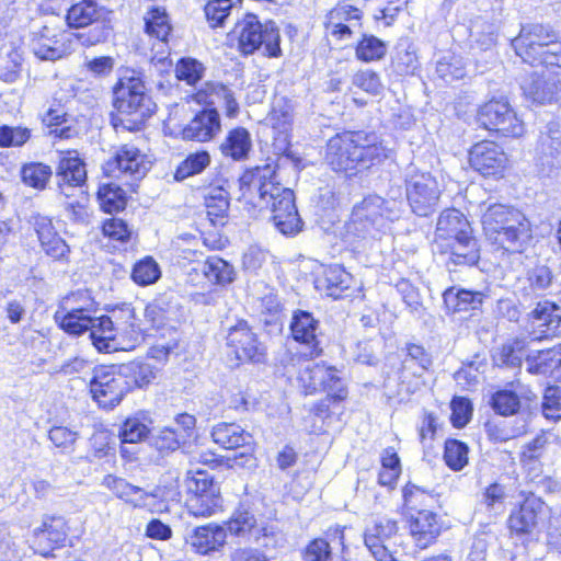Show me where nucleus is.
<instances>
[{
	"instance_id": "58",
	"label": "nucleus",
	"mask_w": 561,
	"mask_h": 561,
	"mask_svg": "<svg viewBox=\"0 0 561 561\" xmlns=\"http://www.w3.org/2000/svg\"><path fill=\"white\" fill-rule=\"evenodd\" d=\"M203 266L207 273V278L213 280L217 287L221 288L234 278L233 267L219 256H208Z\"/></svg>"
},
{
	"instance_id": "64",
	"label": "nucleus",
	"mask_w": 561,
	"mask_h": 561,
	"mask_svg": "<svg viewBox=\"0 0 561 561\" xmlns=\"http://www.w3.org/2000/svg\"><path fill=\"white\" fill-rule=\"evenodd\" d=\"M115 444L111 434L100 432L90 438L88 457L90 460H108L115 458Z\"/></svg>"
},
{
	"instance_id": "14",
	"label": "nucleus",
	"mask_w": 561,
	"mask_h": 561,
	"mask_svg": "<svg viewBox=\"0 0 561 561\" xmlns=\"http://www.w3.org/2000/svg\"><path fill=\"white\" fill-rule=\"evenodd\" d=\"M478 121L485 129L504 137H520L525 131L524 123L503 98L492 99L480 106Z\"/></svg>"
},
{
	"instance_id": "4",
	"label": "nucleus",
	"mask_w": 561,
	"mask_h": 561,
	"mask_svg": "<svg viewBox=\"0 0 561 561\" xmlns=\"http://www.w3.org/2000/svg\"><path fill=\"white\" fill-rule=\"evenodd\" d=\"M481 222L489 241L511 253H523L533 240L531 224L519 209L491 204L482 214Z\"/></svg>"
},
{
	"instance_id": "44",
	"label": "nucleus",
	"mask_w": 561,
	"mask_h": 561,
	"mask_svg": "<svg viewBox=\"0 0 561 561\" xmlns=\"http://www.w3.org/2000/svg\"><path fill=\"white\" fill-rule=\"evenodd\" d=\"M100 209L105 214H117L123 211L128 202L126 192L115 183L99 185L95 193Z\"/></svg>"
},
{
	"instance_id": "50",
	"label": "nucleus",
	"mask_w": 561,
	"mask_h": 561,
	"mask_svg": "<svg viewBox=\"0 0 561 561\" xmlns=\"http://www.w3.org/2000/svg\"><path fill=\"white\" fill-rule=\"evenodd\" d=\"M210 162V154L206 150H197L188 153L175 168L173 179L176 182H182L187 178L201 174L209 167Z\"/></svg>"
},
{
	"instance_id": "62",
	"label": "nucleus",
	"mask_w": 561,
	"mask_h": 561,
	"mask_svg": "<svg viewBox=\"0 0 561 561\" xmlns=\"http://www.w3.org/2000/svg\"><path fill=\"white\" fill-rule=\"evenodd\" d=\"M523 348L524 342L519 339H515L499 347L493 355V360L497 366L519 368L523 363Z\"/></svg>"
},
{
	"instance_id": "51",
	"label": "nucleus",
	"mask_w": 561,
	"mask_h": 561,
	"mask_svg": "<svg viewBox=\"0 0 561 561\" xmlns=\"http://www.w3.org/2000/svg\"><path fill=\"white\" fill-rule=\"evenodd\" d=\"M393 70L400 76L413 75L419 68L416 50L408 41H401L396 46L391 61Z\"/></svg>"
},
{
	"instance_id": "53",
	"label": "nucleus",
	"mask_w": 561,
	"mask_h": 561,
	"mask_svg": "<svg viewBox=\"0 0 561 561\" xmlns=\"http://www.w3.org/2000/svg\"><path fill=\"white\" fill-rule=\"evenodd\" d=\"M54 321L62 332L70 336L78 337L91 329L92 321H95V319L75 313L69 314L67 311L56 309L54 312Z\"/></svg>"
},
{
	"instance_id": "33",
	"label": "nucleus",
	"mask_w": 561,
	"mask_h": 561,
	"mask_svg": "<svg viewBox=\"0 0 561 561\" xmlns=\"http://www.w3.org/2000/svg\"><path fill=\"white\" fill-rule=\"evenodd\" d=\"M355 158L358 160V168L367 169L370 165L380 163L389 157L387 149L375 133H354Z\"/></svg>"
},
{
	"instance_id": "56",
	"label": "nucleus",
	"mask_w": 561,
	"mask_h": 561,
	"mask_svg": "<svg viewBox=\"0 0 561 561\" xmlns=\"http://www.w3.org/2000/svg\"><path fill=\"white\" fill-rule=\"evenodd\" d=\"M211 437L225 449H236L245 443L244 431L234 423H220L213 428Z\"/></svg>"
},
{
	"instance_id": "10",
	"label": "nucleus",
	"mask_w": 561,
	"mask_h": 561,
	"mask_svg": "<svg viewBox=\"0 0 561 561\" xmlns=\"http://www.w3.org/2000/svg\"><path fill=\"white\" fill-rule=\"evenodd\" d=\"M72 528L61 514H44L30 536L28 546L34 554L44 559L55 558V551L72 546Z\"/></svg>"
},
{
	"instance_id": "57",
	"label": "nucleus",
	"mask_w": 561,
	"mask_h": 561,
	"mask_svg": "<svg viewBox=\"0 0 561 561\" xmlns=\"http://www.w3.org/2000/svg\"><path fill=\"white\" fill-rule=\"evenodd\" d=\"M387 54V44L375 35L363 34L355 47L358 60L370 62L382 59Z\"/></svg>"
},
{
	"instance_id": "15",
	"label": "nucleus",
	"mask_w": 561,
	"mask_h": 561,
	"mask_svg": "<svg viewBox=\"0 0 561 561\" xmlns=\"http://www.w3.org/2000/svg\"><path fill=\"white\" fill-rule=\"evenodd\" d=\"M561 325V307L542 300L527 314L526 332L530 342H542L558 336Z\"/></svg>"
},
{
	"instance_id": "59",
	"label": "nucleus",
	"mask_w": 561,
	"mask_h": 561,
	"mask_svg": "<svg viewBox=\"0 0 561 561\" xmlns=\"http://www.w3.org/2000/svg\"><path fill=\"white\" fill-rule=\"evenodd\" d=\"M522 90L527 99L535 103L545 104L553 99V84L548 83L536 73L522 83Z\"/></svg>"
},
{
	"instance_id": "34",
	"label": "nucleus",
	"mask_w": 561,
	"mask_h": 561,
	"mask_svg": "<svg viewBox=\"0 0 561 561\" xmlns=\"http://www.w3.org/2000/svg\"><path fill=\"white\" fill-rule=\"evenodd\" d=\"M100 231L107 244L117 251L138 242V232L125 219L116 216L102 220Z\"/></svg>"
},
{
	"instance_id": "35",
	"label": "nucleus",
	"mask_w": 561,
	"mask_h": 561,
	"mask_svg": "<svg viewBox=\"0 0 561 561\" xmlns=\"http://www.w3.org/2000/svg\"><path fill=\"white\" fill-rule=\"evenodd\" d=\"M442 530L437 515L431 511L421 510L411 518L410 531L415 545L425 549L435 542Z\"/></svg>"
},
{
	"instance_id": "63",
	"label": "nucleus",
	"mask_w": 561,
	"mask_h": 561,
	"mask_svg": "<svg viewBox=\"0 0 561 561\" xmlns=\"http://www.w3.org/2000/svg\"><path fill=\"white\" fill-rule=\"evenodd\" d=\"M227 95V87L221 83L206 82L191 95V99L204 108L216 107Z\"/></svg>"
},
{
	"instance_id": "21",
	"label": "nucleus",
	"mask_w": 561,
	"mask_h": 561,
	"mask_svg": "<svg viewBox=\"0 0 561 561\" xmlns=\"http://www.w3.org/2000/svg\"><path fill=\"white\" fill-rule=\"evenodd\" d=\"M545 502L534 495H527L518 507L512 510L507 525L516 536L531 535L545 514Z\"/></svg>"
},
{
	"instance_id": "8",
	"label": "nucleus",
	"mask_w": 561,
	"mask_h": 561,
	"mask_svg": "<svg viewBox=\"0 0 561 561\" xmlns=\"http://www.w3.org/2000/svg\"><path fill=\"white\" fill-rule=\"evenodd\" d=\"M512 44L516 54L531 66L561 67V42L549 26L542 24L523 26Z\"/></svg>"
},
{
	"instance_id": "30",
	"label": "nucleus",
	"mask_w": 561,
	"mask_h": 561,
	"mask_svg": "<svg viewBox=\"0 0 561 561\" xmlns=\"http://www.w3.org/2000/svg\"><path fill=\"white\" fill-rule=\"evenodd\" d=\"M220 129L221 123L216 107L203 108L183 128L182 135L188 140L207 142L214 139Z\"/></svg>"
},
{
	"instance_id": "24",
	"label": "nucleus",
	"mask_w": 561,
	"mask_h": 561,
	"mask_svg": "<svg viewBox=\"0 0 561 561\" xmlns=\"http://www.w3.org/2000/svg\"><path fill=\"white\" fill-rule=\"evenodd\" d=\"M535 397L528 385L515 379L507 382L504 388L493 392L490 405L495 413L502 416H511L518 413L522 400L531 401Z\"/></svg>"
},
{
	"instance_id": "26",
	"label": "nucleus",
	"mask_w": 561,
	"mask_h": 561,
	"mask_svg": "<svg viewBox=\"0 0 561 561\" xmlns=\"http://www.w3.org/2000/svg\"><path fill=\"white\" fill-rule=\"evenodd\" d=\"M354 133L331 138L327 145L325 161L335 172L353 173L358 169L355 158Z\"/></svg>"
},
{
	"instance_id": "29",
	"label": "nucleus",
	"mask_w": 561,
	"mask_h": 561,
	"mask_svg": "<svg viewBox=\"0 0 561 561\" xmlns=\"http://www.w3.org/2000/svg\"><path fill=\"white\" fill-rule=\"evenodd\" d=\"M153 419L148 410H137L121 423L117 437L121 445L141 444L152 434Z\"/></svg>"
},
{
	"instance_id": "39",
	"label": "nucleus",
	"mask_w": 561,
	"mask_h": 561,
	"mask_svg": "<svg viewBox=\"0 0 561 561\" xmlns=\"http://www.w3.org/2000/svg\"><path fill=\"white\" fill-rule=\"evenodd\" d=\"M229 193L221 185L210 186L204 196L206 217L214 227H225L229 220Z\"/></svg>"
},
{
	"instance_id": "6",
	"label": "nucleus",
	"mask_w": 561,
	"mask_h": 561,
	"mask_svg": "<svg viewBox=\"0 0 561 561\" xmlns=\"http://www.w3.org/2000/svg\"><path fill=\"white\" fill-rule=\"evenodd\" d=\"M134 311L130 309L112 314L95 316L89 329L92 345L100 353L130 352L139 345L138 332L134 329Z\"/></svg>"
},
{
	"instance_id": "32",
	"label": "nucleus",
	"mask_w": 561,
	"mask_h": 561,
	"mask_svg": "<svg viewBox=\"0 0 561 561\" xmlns=\"http://www.w3.org/2000/svg\"><path fill=\"white\" fill-rule=\"evenodd\" d=\"M472 232L470 222L462 213L455 208L445 209L437 219L435 242L440 247Z\"/></svg>"
},
{
	"instance_id": "1",
	"label": "nucleus",
	"mask_w": 561,
	"mask_h": 561,
	"mask_svg": "<svg viewBox=\"0 0 561 561\" xmlns=\"http://www.w3.org/2000/svg\"><path fill=\"white\" fill-rule=\"evenodd\" d=\"M270 164L248 169V217L272 219L285 236H294L302 228L294 192L274 180Z\"/></svg>"
},
{
	"instance_id": "46",
	"label": "nucleus",
	"mask_w": 561,
	"mask_h": 561,
	"mask_svg": "<svg viewBox=\"0 0 561 561\" xmlns=\"http://www.w3.org/2000/svg\"><path fill=\"white\" fill-rule=\"evenodd\" d=\"M103 484L118 499L134 507L141 506L148 497V494L144 489L133 485L125 479L113 474H106L103 479Z\"/></svg>"
},
{
	"instance_id": "36",
	"label": "nucleus",
	"mask_w": 561,
	"mask_h": 561,
	"mask_svg": "<svg viewBox=\"0 0 561 561\" xmlns=\"http://www.w3.org/2000/svg\"><path fill=\"white\" fill-rule=\"evenodd\" d=\"M55 176L58 181L88 183L87 163L77 149L58 151Z\"/></svg>"
},
{
	"instance_id": "2",
	"label": "nucleus",
	"mask_w": 561,
	"mask_h": 561,
	"mask_svg": "<svg viewBox=\"0 0 561 561\" xmlns=\"http://www.w3.org/2000/svg\"><path fill=\"white\" fill-rule=\"evenodd\" d=\"M111 94L110 123L115 130L141 131L158 112L151 89L135 71L118 77L111 88Z\"/></svg>"
},
{
	"instance_id": "47",
	"label": "nucleus",
	"mask_w": 561,
	"mask_h": 561,
	"mask_svg": "<svg viewBox=\"0 0 561 561\" xmlns=\"http://www.w3.org/2000/svg\"><path fill=\"white\" fill-rule=\"evenodd\" d=\"M186 283L191 288L193 299L205 305L214 300L219 289L213 280L207 278V273L203 265L194 267L188 272Z\"/></svg>"
},
{
	"instance_id": "5",
	"label": "nucleus",
	"mask_w": 561,
	"mask_h": 561,
	"mask_svg": "<svg viewBox=\"0 0 561 561\" xmlns=\"http://www.w3.org/2000/svg\"><path fill=\"white\" fill-rule=\"evenodd\" d=\"M65 24L70 30H87L77 35L85 47L106 43L114 34L113 10L98 0H75L65 13Z\"/></svg>"
},
{
	"instance_id": "19",
	"label": "nucleus",
	"mask_w": 561,
	"mask_h": 561,
	"mask_svg": "<svg viewBox=\"0 0 561 561\" xmlns=\"http://www.w3.org/2000/svg\"><path fill=\"white\" fill-rule=\"evenodd\" d=\"M248 54L262 49L264 56L275 58L282 55L280 35L273 21L261 23L257 16L248 13Z\"/></svg>"
},
{
	"instance_id": "27",
	"label": "nucleus",
	"mask_w": 561,
	"mask_h": 561,
	"mask_svg": "<svg viewBox=\"0 0 561 561\" xmlns=\"http://www.w3.org/2000/svg\"><path fill=\"white\" fill-rule=\"evenodd\" d=\"M187 543L197 556H210L219 552L226 545L225 528L214 522L196 526L193 528Z\"/></svg>"
},
{
	"instance_id": "3",
	"label": "nucleus",
	"mask_w": 561,
	"mask_h": 561,
	"mask_svg": "<svg viewBox=\"0 0 561 561\" xmlns=\"http://www.w3.org/2000/svg\"><path fill=\"white\" fill-rule=\"evenodd\" d=\"M403 209L400 186L391 187L386 197L369 194L353 206L345 233L354 240H378L401 218Z\"/></svg>"
},
{
	"instance_id": "12",
	"label": "nucleus",
	"mask_w": 561,
	"mask_h": 561,
	"mask_svg": "<svg viewBox=\"0 0 561 561\" xmlns=\"http://www.w3.org/2000/svg\"><path fill=\"white\" fill-rule=\"evenodd\" d=\"M148 156L133 144L119 145L102 165L103 175L122 181L128 178L131 182L141 180L149 170Z\"/></svg>"
},
{
	"instance_id": "31",
	"label": "nucleus",
	"mask_w": 561,
	"mask_h": 561,
	"mask_svg": "<svg viewBox=\"0 0 561 561\" xmlns=\"http://www.w3.org/2000/svg\"><path fill=\"white\" fill-rule=\"evenodd\" d=\"M439 248H445L444 252L449 254L446 266L450 272L455 271L451 266H473L480 260L479 243L472 233L466 234V238L457 237Z\"/></svg>"
},
{
	"instance_id": "25",
	"label": "nucleus",
	"mask_w": 561,
	"mask_h": 561,
	"mask_svg": "<svg viewBox=\"0 0 561 561\" xmlns=\"http://www.w3.org/2000/svg\"><path fill=\"white\" fill-rule=\"evenodd\" d=\"M293 121V108L284 99L274 102L272 111L262 124V129L270 128L272 145L275 151L283 152L289 145V130Z\"/></svg>"
},
{
	"instance_id": "37",
	"label": "nucleus",
	"mask_w": 561,
	"mask_h": 561,
	"mask_svg": "<svg viewBox=\"0 0 561 561\" xmlns=\"http://www.w3.org/2000/svg\"><path fill=\"white\" fill-rule=\"evenodd\" d=\"M144 32L149 38L169 45L173 36V24L164 7L152 5L147 10L144 16Z\"/></svg>"
},
{
	"instance_id": "18",
	"label": "nucleus",
	"mask_w": 561,
	"mask_h": 561,
	"mask_svg": "<svg viewBox=\"0 0 561 561\" xmlns=\"http://www.w3.org/2000/svg\"><path fill=\"white\" fill-rule=\"evenodd\" d=\"M56 197L72 222H88L90 216L88 183L56 180Z\"/></svg>"
},
{
	"instance_id": "16",
	"label": "nucleus",
	"mask_w": 561,
	"mask_h": 561,
	"mask_svg": "<svg viewBox=\"0 0 561 561\" xmlns=\"http://www.w3.org/2000/svg\"><path fill=\"white\" fill-rule=\"evenodd\" d=\"M363 11L346 2H340L324 16L323 26L325 35L336 42L352 38L354 33L362 30Z\"/></svg>"
},
{
	"instance_id": "17",
	"label": "nucleus",
	"mask_w": 561,
	"mask_h": 561,
	"mask_svg": "<svg viewBox=\"0 0 561 561\" xmlns=\"http://www.w3.org/2000/svg\"><path fill=\"white\" fill-rule=\"evenodd\" d=\"M33 51L42 60H57L69 54L71 39L66 28L59 24L47 23L35 34Z\"/></svg>"
},
{
	"instance_id": "52",
	"label": "nucleus",
	"mask_w": 561,
	"mask_h": 561,
	"mask_svg": "<svg viewBox=\"0 0 561 561\" xmlns=\"http://www.w3.org/2000/svg\"><path fill=\"white\" fill-rule=\"evenodd\" d=\"M51 174V168L43 162H27L20 170L23 184L38 191L46 188Z\"/></svg>"
},
{
	"instance_id": "61",
	"label": "nucleus",
	"mask_w": 561,
	"mask_h": 561,
	"mask_svg": "<svg viewBox=\"0 0 561 561\" xmlns=\"http://www.w3.org/2000/svg\"><path fill=\"white\" fill-rule=\"evenodd\" d=\"M47 437L59 454L66 455L75 451L79 434L68 426L54 425L49 428Z\"/></svg>"
},
{
	"instance_id": "48",
	"label": "nucleus",
	"mask_w": 561,
	"mask_h": 561,
	"mask_svg": "<svg viewBox=\"0 0 561 561\" xmlns=\"http://www.w3.org/2000/svg\"><path fill=\"white\" fill-rule=\"evenodd\" d=\"M161 275L157 260L152 255H145L131 265L129 277L138 287H148L156 284Z\"/></svg>"
},
{
	"instance_id": "7",
	"label": "nucleus",
	"mask_w": 561,
	"mask_h": 561,
	"mask_svg": "<svg viewBox=\"0 0 561 561\" xmlns=\"http://www.w3.org/2000/svg\"><path fill=\"white\" fill-rule=\"evenodd\" d=\"M173 317L172 304L165 296L159 295L149 301L144 309V319L154 339L147 351V358L164 365L170 355L180 344L179 330L171 323Z\"/></svg>"
},
{
	"instance_id": "22",
	"label": "nucleus",
	"mask_w": 561,
	"mask_h": 561,
	"mask_svg": "<svg viewBox=\"0 0 561 561\" xmlns=\"http://www.w3.org/2000/svg\"><path fill=\"white\" fill-rule=\"evenodd\" d=\"M34 227L39 248L44 254L53 262L68 264L71 248L59 234L53 220L47 217L37 218Z\"/></svg>"
},
{
	"instance_id": "43",
	"label": "nucleus",
	"mask_w": 561,
	"mask_h": 561,
	"mask_svg": "<svg viewBox=\"0 0 561 561\" xmlns=\"http://www.w3.org/2000/svg\"><path fill=\"white\" fill-rule=\"evenodd\" d=\"M317 282L318 287L323 289L328 296L337 299L350 289L353 277L341 265H330L324 268L323 276Z\"/></svg>"
},
{
	"instance_id": "49",
	"label": "nucleus",
	"mask_w": 561,
	"mask_h": 561,
	"mask_svg": "<svg viewBox=\"0 0 561 561\" xmlns=\"http://www.w3.org/2000/svg\"><path fill=\"white\" fill-rule=\"evenodd\" d=\"M69 118V114L60 103L53 104L43 115L42 123L49 128V133L56 139H70L76 131L71 126H64Z\"/></svg>"
},
{
	"instance_id": "13",
	"label": "nucleus",
	"mask_w": 561,
	"mask_h": 561,
	"mask_svg": "<svg viewBox=\"0 0 561 561\" xmlns=\"http://www.w3.org/2000/svg\"><path fill=\"white\" fill-rule=\"evenodd\" d=\"M407 199L411 210L420 217H426L436 210L440 188L430 172L413 171L405 180Z\"/></svg>"
},
{
	"instance_id": "55",
	"label": "nucleus",
	"mask_w": 561,
	"mask_h": 561,
	"mask_svg": "<svg viewBox=\"0 0 561 561\" xmlns=\"http://www.w3.org/2000/svg\"><path fill=\"white\" fill-rule=\"evenodd\" d=\"M224 158L231 161L245 159V128L237 126L230 129L219 146Z\"/></svg>"
},
{
	"instance_id": "60",
	"label": "nucleus",
	"mask_w": 561,
	"mask_h": 561,
	"mask_svg": "<svg viewBox=\"0 0 561 561\" xmlns=\"http://www.w3.org/2000/svg\"><path fill=\"white\" fill-rule=\"evenodd\" d=\"M185 439L176 430L164 426L153 436L151 446L162 457L176 451Z\"/></svg>"
},
{
	"instance_id": "23",
	"label": "nucleus",
	"mask_w": 561,
	"mask_h": 561,
	"mask_svg": "<svg viewBox=\"0 0 561 561\" xmlns=\"http://www.w3.org/2000/svg\"><path fill=\"white\" fill-rule=\"evenodd\" d=\"M396 520L380 517L368 526L364 534V542L376 561H397L386 542L398 534Z\"/></svg>"
},
{
	"instance_id": "54",
	"label": "nucleus",
	"mask_w": 561,
	"mask_h": 561,
	"mask_svg": "<svg viewBox=\"0 0 561 561\" xmlns=\"http://www.w3.org/2000/svg\"><path fill=\"white\" fill-rule=\"evenodd\" d=\"M328 367L323 364L307 365L300 370L298 375V383L302 392L308 396L322 390L324 385V377L328 376Z\"/></svg>"
},
{
	"instance_id": "38",
	"label": "nucleus",
	"mask_w": 561,
	"mask_h": 561,
	"mask_svg": "<svg viewBox=\"0 0 561 561\" xmlns=\"http://www.w3.org/2000/svg\"><path fill=\"white\" fill-rule=\"evenodd\" d=\"M557 346L531 351L525 357L527 371L545 377H561V358Z\"/></svg>"
},
{
	"instance_id": "45",
	"label": "nucleus",
	"mask_w": 561,
	"mask_h": 561,
	"mask_svg": "<svg viewBox=\"0 0 561 561\" xmlns=\"http://www.w3.org/2000/svg\"><path fill=\"white\" fill-rule=\"evenodd\" d=\"M527 295L543 296L549 294L554 285V274L546 264H536L528 268L525 276Z\"/></svg>"
},
{
	"instance_id": "9",
	"label": "nucleus",
	"mask_w": 561,
	"mask_h": 561,
	"mask_svg": "<svg viewBox=\"0 0 561 561\" xmlns=\"http://www.w3.org/2000/svg\"><path fill=\"white\" fill-rule=\"evenodd\" d=\"M185 507L190 516L208 518L224 511L219 485L205 470L188 471Z\"/></svg>"
},
{
	"instance_id": "42",
	"label": "nucleus",
	"mask_w": 561,
	"mask_h": 561,
	"mask_svg": "<svg viewBox=\"0 0 561 561\" xmlns=\"http://www.w3.org/2000/svg\"><path fill=\"white\" fill-rule=\"evenodd\" d=\"M407 354L402 360L400 379L402 382L410 377L421 378L427 371L432 364V356L426 350L419 344H407Z\"/></svg>"
},
{
	"instance_id": "28",
	"label": "nucleus",
	"mask_w": 561,
	"mask_h": 561,
	"mask_svg": "<svg viewBox=\"0 0 561 561\" xmlns=\"http://www.w3.org/2000/svg\"><path fill=\"white\" fill-rule=\"evenodd\" d=\"M319 321L308 311L298 310L294 313L290 331L294 340L307 347L304 356H319L322 350L318 341Z\"/></svg>"
},
{
	"instance_id": "20",
	"label": "nucleus",
	"mask_w": 561,
	"mask_h": 561,
	"mask_svg": "<svg viewBox=\"0 0 561 561\" xmlns=\"http://www.w3.org/2000/svg\"><path fill=\"white\" fill-rule=\"evenodd\" d=\"M469 162L483 176H500L506 167L507 157L501 146L483 140L470 149Z\"/></svg>"
},
{
	"instance_id": "40",
	"label": "nucleus",
	"mask_w": 561,
	"mask_h": 561,
	"mask_svg": "<svg viewBox=\"0 0 561 561\" xmlns=\"http://www.w3.org/2000/svg\"><path fill=\"white\" fill-rule=\"evenodd\" d=\"M122 366L130 392L135 390H147L149 387L157 383L160 376V368L146 360H134Z\"/></svg>"
},
{
	"instance_id": "11",
	"label": "nucleus",
	"mask_w": 561,
	"mask_h": 561,
	"mask_svg": "<svg viewBox=\"0 0 561 561\" xmlns=\"http://www.w3.org/2000/svg\"><path fill=\"white\" fill-rule=\"evenodd\" d=\"M89 391L100 409L111 411L130 392L122 365L102 364L93 368Z\"/></svg>"
},
{
	"instance_id": "41",
	"label": "nucleus",
	"mask_w": 561,
	"mask_h": 561,
	"mask_svg": "<svg viewBox=\"0 0 561 561\" xmlns=\"http://www.w3.org/2000/svg\"><path fill=\"white\" fill-rule=\"evenodd\" d=\"M485 297L482 291L457 287H449L443 294L444 305L451 313L477 310L482 306Z\"/></svg>"
}]
</instances>
